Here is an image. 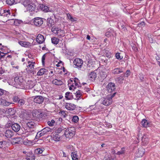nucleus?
<instances>
[{"label": "nucleus", "instance_id": "62", "mask_svg": "<svg viewBox=\"0 0 160 160\" xmlns=\"http://www.w3.org/2000/svg\"><path fill=\"white\" fill-rule=\"evenodd\" d=\"M130 71L129 70H127L126 72V73H125V74H126L127 77H128V76H129L130 75Z\"/></svg>", "mask_w": 160, "mask_h": 160}, {"label": "nucleus", "instance_id": "39", "mask_svg": "<svg viewBox=\"0 0 160 160\" xmlns=\"http://www.w3.org/2000/svg\"><path fill=\"white\" fill-rule=\"evenodd\" d=\"M80 90H78V91H77L75 93L76 96V98H75V99L78 100L81 98V93L80 92Z\"/></svg>", "mask_w": 160, "mask_h": 160}, {"label": "nucleus", "instance_id": "45", "mask_svg": "<svg viewBox=\"0 0 160 160\" xmlns=\"http://www.w3.org/2000/svg\"><path fill=\"white\" fill-rule=\"evenodd\" d=\"M116 93V92H114L112 94L108 95L106 98H108L109 101H112V98L114 97Z\"/></svg>", "mask_w": 160, "mask_h": 160}, {"label": "nucleus", "instance_id": "48", "mask_svg": "<svg viewBox=\"0 0 160 160\" xmlns=\"http://www.w3.org/2000/svg\"><path fill=\"white\" fill-rule=\"evenodd\" d=\"M55 123V121L53 119H52L51 121H49L47 122L48 125L51 127L53 126Z\"/></svg>", "mask_w": 160, "mask_h": 160}, {"label": "nucleus", "instance_id": "63", "mask_svg": "<svg viewBox=\"0 0 160 160\" xmlns=\"http://www.w3.org/2000/svg\"><path fill=\"white\" fill-rule=\"evenodd\" d=\"M132 49L134 51H135V52H137L138 50V49L135 46H133L132 47Z\"/></svg>", "mask_w": 160, "mask_h": 160}, {"label": "nucleus", "instance_id": "9", "mask_svg": "<svg viewBox=\"0 0 160 160\" xmlns=\"http://www.w3.org/2000/svg\"><path fill=\"white\" fill-rule=\"evenodd\" d=\"M106 88L108 92H112L116 88L115 84L113 83L110 82L107 85Z\"/></svg>", "mask_w": 160, "mask_h": 160}, {"label": "nucleus", "instance_id": "32", "mask_svg": "<svg viewBox=\"0 0 160 160\" xmlns=\"http://www.w3.org/2000/svg\"><path fill=\"white\" fill-rule=\"evenodd\" d=\"M58 155L59 156L64 157L65 158H67V159H68V157L67 155L65 152L62 151H60L58 152Z\"/></svg>", "mask_w": 160, "mask_h": 160}, {"label": "nucleus", "instance_id": "3", "mask_svg": "<svg viewBox=\"0 0 160 160\" xmlns=\"http://www.w3.org/2000/svg\"><path fill=\"white\" fill-rule=\"evenodd\" d=\"M76 129L74 127H70L67 129L65 128L64 133L63 135L66 138H71L75 135Z\"/></svg>", "mask_w": 160, "mask_h": 160}, {"label": "nucleus", "instance_id": "51", "mask_svg": "<svg viewBox=\"0 0 160 160\" xmlns=\"http://www.w3.org/2000/svg\"><path fill=\"white\" fill-rule=\"evenodd\" d=\"M105 55L107 58H110L112 57L113 54H112L110 52L108 51L106 53Z\"/></svg>", "mask_w": 160, "mask_h": 160}, {"label": "nucleus", "instance_id": "7", "mask_svg": "<svg viewBox=\"0 0 160 160\" xmlns=\"http://www.w3.org/2000/svg\"><path fill=\"white\" fill-rule=\"evenodd\" d=\"M83 61L82 60L79 58H75L73 61L74 65L75 66V67L78 69H80L83 64Z\"/></svg>", "mask_w": 160, "mask_h": 160}, {"label": "nucleus", "instance_id": "28", "mask_svg": "<svg viewBox=\"0 0 160 160\" xmlns=\"http://www.w3.org/2000/svg\"><path fill=\"white\" fill-rule=\"evenodd\" d=\"M47 71V70L44 68H42L40 69L37 73L38 76H40L45 73Z\"/></svg>", "mask_w": 160, "mask_h": 160}, {"label": "nucleus", "instance_id": "14", "mask_svg": "<svg viewBox=\"0 0 160 160\" xmlns=\"http://www.w3.org/2000/svg\"><path fill=\"white\" fill-rule=\"evenodd\" d=\"M36 41L39 44L42 43L44 41V37L41 34H39L37 36Z\"/></svg>", "mask_w": 160, "mask_h": 160}, {"label": "nucleus", "instance_id": "33", "mask_svg": "<svg viewBox=\"0 0 160 160\" xmlns=\"http://www.w3.org/2000/svg\"><path fill=\"white\" fill-rule=\"evenodd\" d=\"M44 150V149L43 148H38L35 150V152L37 154H41Z\"/></svg>", "mask_w": 160, "mask_h": 160}, {"label": "nucleus", "instance_id": "41", "mask_svg": "<svg viewBox=\"0 0 160 160\" xmlns=\"http://www.w3.org/2000/svg\"><path fill=\"white\" fill-rule=\"evenodd\" d=\"M67 16L68 18L72 22L76 21L77 20V18H73L69 13L67 14Z\"/></svg>", "mask_w": 160, "mask_h": 160}, {"label": "nucleus", "instance_id": "54", "mask_svg": "<svg viewBox=\"0 0 160 160\" xmlns=\"http://www.w3.org/2000/svg\"><path fill=\"white\" fill-rule=\"evenodd\" d=\"M112 35V34L111 32V31H109L108 32H107L105 34V35L107 37H109L111 36V35Z\"/></svg>", "mask_w": 160, "mask_h": 160}, {"label": "nucleus", "instance_id": "58", "mask_svg": "<svg viewBox=\"0 0 160 160\" xmlns=\"http://www.w3.org/2000/svg\"><path fill=\"white\" fill-rule=\"evenodd\" d=\"M139 78L141 81L142 82L143 80L144 76L142 74H140L139 75Z\"/></svg>", "mask_w": 160, "mask_h": 160}, {"label": "nucleus", "instance_id": "21", "mask_svg": "<svg viewBox=\"0 0 160 160\" xmlns=\"http://www.w3.org/2000/svg\"><path fill=\"white\" fill-rule=\"evenodd\" d=\"M106 71V70L105 69H103L101 70L99 73L100 76L102 79L105 78L107 76Z\"/></svg>", "mask_w": 160, "mask_h": 160}, {"label": "nucleus", "instance_id": "38", "mask_svg": "<svg viewBox=\"0 0 160 160\" xmlns=\"http://www.w3.org/2000/svg\"><path fill=\"white\" fill-rule=\"evenodd\" d=\"M32 115L35 117L38 118H41L42 117V113H40L39 112H36V113H32Z\"/></svg>", "mask_w": 160, "mask_h": 160}, {"label": "nucleus", "instance_id": "49", "mask_svg": "<svg viewBox=\"0 0 160 160\" xmlns=\"http://www.w3.org/2000/svg\"><path fill=\"white\" fill-rule=\"evenodd\" d=\"M79 120V118L77 116H74L72 118V121L74 122H77Z\"/></svg>", "mask_w": 160, "mask_h": 160}, {"label": "nucleus", "instance_id": "10", "mask_svg": "<svg viewBox=\"0 0 160 160\" xmlns=\"http://www.w3.org/2000/svg\"><path fill=\"white\" fill-rule=\"evenodd\" d=\"M14 132L10 129L6 130L4 133L5 136L7 138H11L14 135Z\"/></svg>", "mask_w": 160, "mask_h": 160}, {"label": "nucleus", "instance_id": "47", "mask_svg": "<svg viewBox=\"0 0 160 160\" xmlns=\"http://www.w3.org/2000/svg\"><path fill=\"white\" fill-rule=\"evenodd\" d=\"M29 0H22V3L25 7H26L29 3Z\"/></svg>", "mask_w": 160, "mask_h": 160}, {"label": "nucleus", "instance_id": "42", "mask_svg": "<svg viewBox=\"0 0 160 160\" xmlns=\"http://www.w3.org/2000/svg\"><path fill=\"white\" fill-rule=\"evenodd\" d=\"M6 3L10 6H12L15 3V0H6Z\"/></svg>", "mask_w": 160, "mask_h": 160}, {"label": "nucleus", "instance_id": "6", "mask_svg": "<svg viewBox=\"0 0 160 160\" xmlns=\"http://www.w3.org/2000/svg\"><path fill=\"white\" fill-rule=\"evenodd\" d=\"M51 132V129L49 127H46L42 129L40 132H39L37 133L36 136V138L39 139L40 137L44 135L47 132Z\"/></svg>", "mask_w": 160, "mask_h": 160}, {"label": "nucleus", "instance_id": "25", "mask_svg": "<svg viewBox=\"0 0 160 160\" xmlns=\"http://www.w3.org/2000/svg\"><path fill=\"white\" fill-rule=\"evenodd\" d=\"M145 150L142 148H140L138 149V152L137 153V156L138 157H142L144 154Z\"/></svg>", "mask_w": 160, "mask_h": 160}, {"label": "nucleus", "instance_id": "43", "mask_svg": "<svg viewBox=\"0 0 160 160\" xmlns=\"http://www.w3.org/2000/svg\"><path fill=\"white\" fill-rule=\"evenodd\" d=\"M7 143L6 141H2L0 142V148H5L6 146Z\"/></svg>", "mask_w": 160, "mask_h": 160}, {"label": "nucleus", "instance_id": "29", "mask_svg": "<svg viewBox=\"0 0 160 160\" xmlns=\"http://www.w3.org/2000/svg\"><path fill=\"white\" fill-rule=\"evenodd\" d=\"M141 125L144 128L149 126V124L147 120L145 119H143L141 122Z\"/></svg>", "mask_w": 160, "mask_h": 160}, {"label": "nucleus", "instance_id": "53", "mask_svg": "<svg viewBox=\"0 0 160 160\" xmlns=\"http://www.w3.org/2000/svg\"><path fill=\"white\" fill-rule=\"evenodd\" d=\"M142 142H144L146 141L145 142V144L148 143V138H146L144 136H143L142 137Z\"/></svg>", "mask_w": 160, "mask_h": 160}, {"label": "nucleus", "instance_id": "50", "mask_svg": "<svg viewBox=\"0 0 160 160\" xmlns=\"http://www.w3.org/2000/svg\"><path fill=\"white\" fill-rule=\"evenodd\" d=\"M28 63H30V64L28 65V67L31 69L32 68L33 69L34 67V64H35V62H31L30 61H29L28 62Z\"/></svg>", "mask_w": 160, "mask_h": 160}, {"label": "nucleus", "instance_id": "55", "mask_svg": "<svg viewBox=\"0 0 160 160\" xmlns=\"http://www.w3.org/2000/svg\"><path fill=\"white\" fill-rule=\"evenodd\" d=\"M20 99L17 96L14 97L13 98V100L14 102H18V101Z\"/></svg>", "mask_w": 160, "mask_h": 160}, {"label": "nucleus", "instance_id": "16", "mask_svg": "<svg viewBox=\"0 0 160 160\" xmlns=\"http://www.w3.org/2000/svg\"><path fill=\"white\" fill-rule=\"evenodd\" d=\"M26 7L28 10L32 12L34 11L36 8V5L33 3H29Z\"/></svg>", "mask_w": 160, "mask_h": 160}, {"label": "nucleus", "instance_id": "8", "mask_svg": "<svg viewBox=\"0 0 160 160\" xmlns=\"http://www.w3.org/2000/svg\"><path fill=\"white\" fill-rule=\"evenodd\" d=\"M33 101L37 103H42L43 101L44 98L41 96H36L32 97Z\"/></svg>", "mask_w": 160, "mask_h": 160}, {"label": "nucleus", "instance_id": "1", "mask_svg": "<svg viewBox=\"0 0 160 160\" xmlns=\"http://www.w3.org/2000/svg\"><path fill=\"white\" fill-rule=\"evenodd\" d=\"M14 86L17 88L23 89L25 88V84L24 80L22 77H16L13 82Z\"/></svg>", "mask_w": 160, "mask_h": 160}, {"label": "nucleus", "instance_id": "30", "mask_svg": "<svg viewBox=\"0 0 160 160\" xmlns=\"http://www.w3.org/2000/svg\"><path fill=\"white\" fill-rule=\"evenodd\" d=\"M65 97L68 100L72 99L73 98V96L72 93L69 92H66Z\"/></svg>", "mask_w": 160, "mask_h": 160}, {"label": "nucleus", "instance_id": "18", "mask_svg": "<svg viewBox=\"0 0 160 160\" xmlns=\"http://www.w3.org/2000/svg\"><path fill=\"white\" fill-rule=\"evenodd\" d=\"M123 72V71L122 68H116L113 69L112 71V73L114 74H119Z\"/></svg>", "mask_w": 160, "mask_h": 160}, {"label": "nucleus", "instance_id": "24", "mask_svg": "<svg viewBox=\"0 0 160 160\" xmlns=\"http://www.w3.org/2000/svg\"><path fill=\"white\" fill-rule=\"evenodd\" d=\"M26 126L29 128H33L36 126V124L34 122L31 121L27 123Z\"/></svg>", "mask_w": 160, "mask_h": 160}, {"label": "nucleus", "instance_id": "52", "mask_svg": "<svg viewBox=\"0 0 160 160\" xmlns=\"http://www.w3.org/2000/svg\"><path fill=\"white\" fill-rule=\"evenodd\" d=\"M120 54L119 53H117L115 55V57L117 59L121 60L122 58L123 57L121 56Z\"/></svg>", "mask_w": 160, "mask_h": 160}, {"label": "nucleus", "instance_id": "22", "mask_svg": "<svg viewBox=\"0 0 160 160\" xmlns=\"http://www.w3.org/2000/svg\"><path fill=\"white\" fill-rule=\"evenodd\" d=\"M125 74L124 73L122 74L121 76L117 78V80L119 83H122L123 82L125 78Z\"/></svg>", "mask_w": 160, "mask_h": 160}, {"label": "nucleus", "instance_id": "17", "mask_svg": "<svg viewBox=\"0 0 160 160\" xmlns=\"http://www.w3.org/2000/svg\"><path fill=\"white\" fill-rule=\"evenodd\" d=\"M96 77V73L94 72H91L88 75V78H89L90 80L92 81L95 80Z\"/></svg>", "mask_w": 160, "mask_h": 160}, {"label": "nucleus", "instance_id": "23", "mask_svg": "<svg viewBox=\"0 0 160 160\" xmlns=\"http://www.w3.org/2000/svg\"><path fill=\"white\" fill-rule=\"evenodd\" d=\"M18 43L22 46L26 48L31 46L30 43L28 42L19 41H18Z\"/></svg>", "mask_w": 160, "mask_h": 160}, {"label": "nucleus", "instance_id": "46", "mask_svg": "<svg viewBox=\"0 0 160 160\" xmlns=\"http://www.w3.org/2000/svg\"><path fill=\"white\" fill-rule=\"evenodd\" d=\"M125 152V151L124 150V148H122L119 151H118L116 153H115L116 154H117V155H122L123 154H124Z\"/></svg>", "mask_w": 160, "mask_h": 160}, {"label": "nucleus", "instance_id": "44", "mask_svg": "<svg viewBox=\"0 0 160 160\" xmlns=\"http://www.w3.org/2000/svg\"><path fill=\"white\" fill-rule=\"evenodd\" d=\"M12 103L7 102L5 99H3L2 105L4 106H7L11 104Z\"/></svg>", "mask_w": 160, "mask_h": 160}, {"label": "nucleus", "instance_id": "56", "mask_svg": "<svg viewBox=\"0 0 160 160\" xmlns=\"http://www.w3.org/2000/svg\"><path fill=\"white\" fill-rule=\"evenodd\" d=\"M67 148L69 149L70 151H72L73 150V147L71 145H69L67 146Z\"/></svg>", "mask_w": 160, "mask_h": 160}, {"label": "nucleus", "instance_id": "20", "mask_svg": "<svg viewBox=\"0 0 160 160\" xmlns=\"http://www.w3.org/2000/svg\"><path fill=\"white\" fill-rule=\"evenodd\" d=\"M102 103L105 106H109L112 102V101H109L108 98H103L102 99Z\"/></svg>", "mask_w": 160, "mask_h": 160}, {"label": "nucleus", "instance_id": "35", "mask_svg": "<svg viewBox=\"0 0 160 160\" xmlns=\"http://www.w3.org/2000/svg\"><path fill=\"white\" fill-rule=\"evenodd\" d=\"M103 160H116V159L112 157L111 155H106Z\"/></svg>", "mask_w": 160, "mask_h": 160}, {"label": "nucleus", "instance_id": "11", "mask_svg": "<svg viewBox=\"0 0 160 160\" xmlns=\"http://www.w3.org/2000/svg\"><path fill=\"white\" fill-rule=\"evenodd\" d=\"M65 106L66 108L68 110H73L76 108V105L74 104L66 103L65 104Z\"/></svg>", "mask_w": 160, "mask_h": 160}, {"label": "nucleus", "instance_id": "61", "mask_svg": "<svg viewBox=\"0 0 160 160\" xmlns=\"http://www.w3.org/2000/svg\"><path fill=\"white\" fill-rule=\"evenodd\" d=\"M156 59L158 62V64L159 65L160 64V57L158 56H157L156 58Z\"/></svg>", "mask_w": 160, "mask_h": 160}, {"label": "nucleus", "instance_id": "60", "mask_svg": "<svg viewBox=\"0 0 160 160\" xmlns=\"http://www.w3.org/2000/svg\"><path fill=\"white\" fill-rule=\"evenodd\" d=\"M5 92L4 90L0 88V96L3 95Z\"/></svg>", "mask_w": 160, "mask_h": 160}, {"label": "nucleus", "instance_id": "27", "mask_svg": "<svg viewBox=\"0 0 160 160\" xmlns=\"http://www.w3.org/2000/svg\"><path fill=\"white\" fill-rule=\"evenodd\" d=\"M65 128L63 127H60L58 128L56 131V133L57 134H59L61 133L62 134L64 133Z\"/></svg>", "mask_w": 160, "mask_h": 160}, {"label": "nucleus", "instance_id": "5", "mask_svg": "<svg viewBox=\"0 0 160 160\" xmlns=\"http://www.w3.org/2000/svg\"><path fill=\"white\" fill-rule=\"evenodd\" d=\"M32 24L37 27H40L43 23L42 18L39 17L35 18L32 19L31 22Z\"/></svg>", "mask_w": 160, "mask_h": 160}, {"label": "nucleus", "instance_id": "4", "mask_svg": "<svg viewBox=\"0 0 160 160\" xmlns=\"http://www.w3.org/2000/svg\"><path fill=\"white\" fill-rule=\"evenodd\" d=\"M52 31L58 37H62L64 36V31L60 28L54 26L51 29Z\"/></svg>", "mask_w": 160, "mask_h": 160}, {"label": "nucleus", "instance_id": "15", "mask_svg": "<svg viewBox=\"0 0 160 160\" xmlns=\"http://www.w3.org/2000/svg\"><path fill=\"white\" fill-rule=\"evenodd\" d=\"M39 7L40 9L45 12H48L49 11L48 7L44 4H39Z\"/></svg>", "mask_w": 160, "mask_h": 160}, {"label": "nucleus", "instance_id": "36", "mask_svg": "<svg viewBox=\"0 0 160 160\" xmlns=\"http://www.w3.org/2000/svg\"><path fill=\"white\" fill-rule=\"evenodd\" d=\"M26 102V101L23 99H20L18 101V105L19 107H22V106L24 105Z\"/></svg>", "mask_w": 160, "mask_h": 160}, {"label": "nucleus", "instance_id": "12", "mask_svg": "<svg viewBox=\"0 0 160 160\" xmlns=\"http://www.w3.org/2000/svg\"><path fill=\"white\" fill-rule=\"evenodd\" d=\"M11 128L15 132H17L20 130L21 126L18 123H14L12 124Z\"/></svg>", "mask_w": 160, "mask_h": 160}, {"label": "nucleus", "instance_id": "34", "mask_svg": "<svg viewBox=\"0 0 160 160\" xmlns=\"http://www.w3.org/2000/svg\"><path fill=\"white\" fill-rule=\"evenodd\" d=\"M71 156L72 160H78V156L76 152H72Z\"/></svg>", "mask_w": 160, "mask_h": 160}, {"label": "nucleus", "instance_id": "31", "mask_svg": "<svg viewBox=\"0 0 160 160\" xmlns=\"http://www.w3.org/2000/svg\"><path fill=\"white\" fill-rule=\"evenodd\" d=\"M52 83L57 85H61L63 84V82L61 80L55 79L52 81Z\"/></svg>", "mask_w": 160, "mask_h": 160}, {"label": "nucleus", "instance_id": "59", "mask_svg": "<svg viewBox=\"0 0 160 160\" xmlns=\"http://www.w3.org/2000/svg\"><path fill=\"white\" fill-rule=\"evenodd\" d=\"M26 70L27 71V72L28 73H31L32 72L33 70L31 69V70L28 69V68H26Z\"/></svg>", "mask_w": 160, "mask_h": 160}, {"label": "nucleus", "instance_id": "13", "mask_svg": "<svg viewBox=\"0 0 160 160\" xmlns=\"http://www.w3.org/2000/svg\"><path fill=\"white\" fill-rule=\"evenodd\" d=\"M13 13L12 11L9 10H5L3 11V12L2 14V16L9 18L10 16H12Z\"/></svg>", "mask_w": 160, "mask_h": 160}, {"label": "nucleus", "instance_id": "19", "mask_svg": "<svg viewBox=\"0 0 160 160\" xmlns=\"http://www.w3.org/2000/svg\"><path fill=\"white\" fill-rule=\"evenodd\" d=\"M35 158L34 155L31 152L28 153L26 157V159L27 160H35Z\"/></svg>", "mask_w": 160, "mask_h": 160}, {"label": "nucleus", "instance_id": "64", "mask_svg": "<svg viewBox=\"0 0 160 160\" xmlns=\"http://www.w3.org/2000/svg\"><path fill=\"white\" fill-rule=\"evenodd\" d=\"M157 93L159 95H160V86L159 87L157 88Z\"/></svg>", "mask_w": 160, "mask_h": 160}, {"label": "nucleus", "instance_id": "26", "mask_svg": "<svg viewBox=\"0 0 160 160\" xmlns=\"http://www.w3.org/2000/svg\"><path fill=\"white\" fill-rule=\"evenodd\" d=\"M47 23L49 27H52L54 24V22L51 18H48L47 20Z\"/></svg>", "mask_w": 160, "mask_h": 160}, {"label": "nucleus", "instance_id": "57", "mask_svg": "<svg viewBox=\"0 0 160 160\" xmlns=\"http://www.w3.org/2000/svg\"><path fill=\"white\" fill-rule=\"evenodd\" d=\"M46 56L45 54H44L43 56L42 57V64H44V61L45 60V58Z\"/></svg>", "mask_w": 160, "mask_h": 160}, {"label": "nucleus", "instance_id": "40", "mask_svg": "<svg viewBox=\"0 0 160 160\" xmlns=\"http://www.w3.org/2000/svg\"><path fill=\"white\" fill-rule=\"evenodd\" d=\"M51 40L52 43L56 45L58 43L59 39L57 38L54 37L52 38Z\"/></svg>", "mask_w": 160, "mask_h": 160}, {"label": "nucleus", "instance_id": "2", "mask_svg": "<svg viewBox=\"0 0 160 160\" xmlns=\"http://www.w3.org/2000/svg\"><path fill=\"white\" fill-rule=\"evenodd\" d=\"M80 85L79 82V80L77 78H70L68 82V85L69 89L71 90L73 89L74 90L77 87H79Z\"/></svg>", "mask_w": 160, "mask_h": 160}, {"label": "nucleus", "instance_id": "37", "mask_svg": "<svg viewBox=\"0 0 160 160\" xmlns=\"http://www.w3.org/2000/svg\"><path fill=\"white\" fill-rule=\"evenodd\" d=\"M53 139L56 141H59L61 139V135L56 134L53 136Z\"/></svg>", "mask_w": 160, "mask_h": 160}]
</instances>
